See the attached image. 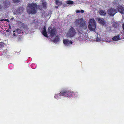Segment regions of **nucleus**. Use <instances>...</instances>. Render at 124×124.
Returning a JSON list of instances; mask_svg holds the SVG:
<instances>
[{"label":"nucleus","mask_w":124,"mask_h":124,"mask_svg":"<svg viewBox=\"0 0 124 124\" xmlns=\"http://www.w3.org/2000/svg\"><path fill=\"white\" fill-rule=\"evenodd\" d=\"M108 14L111 16H113L117 12L116 9L112 8L109 9L108 10Z\"/></svg>","instance_id":"obj_6"},{"label":"nucleus","mask_w":124,"mask_h":124,"mask_svg":"<svg viewBox=\"0 0 124 124\" xmlns=\"http://www.w3.org/2000/svg\"><path fill=\"white\" fill-rule=\"evenodd\" d=\"M9 31H10V30L8 29L7 30H6V31L7 32H9Z\"/></svg>","instance_id":"obj_31"},{"label":"nucleus","mask_w":124,"mask_h":124,"mask_svg":"<svg viewBox=\"0 0 124 124\" xmlns=\"http://www.w3.org/2000/svg\"><path fill=\"white\" fill-rule=\"evenodd\" d=\"M98 22L102 25H105V22L103 18H98Z\"/></svg>","instance_id":"obj_11"},{"label":"nucleus","mask_w":124,"mask_h":124,"mask_svg":"<svg viewBox=\"0 0 124 124\" xmlns=\"http://www.w3.org/2000/svg\"><path fill=\"white\" fill-rule=\"evenodd\" d=\"M9 27V29H10L11 28V27H10V26Z\"/></svg>","instance_id":"obj_37"},{"label":"nucleus","mask_w":124,"mask_h":124,"mask_svg":"<svg viewBox=\"0 0 124 124\" xmlns=\"http://www.w3.org/2000/svg\"><path fill=\"white\" fill-rule=\"evenodd\" d=\"M5 19H1V20H0V21H5Z\"/></svg>","instance_id":"obj_32"},{"label":"nucleus","mask_w":124,"mask_h":124,"mask_svg":"<svg viewBox=\"0 0 124 124\" xmlns=\"http://www.w3.org/2000/svg\"><path fill=\"white\" fill-rule=\"evenodd\" d=\"M77 39H79V37H78V38H77Z\"/></svg>","instance_id":"obj_35"},{"label":"nucleus","mask_w":124,"mask_h":124,"mask_svg":"<svg viewBox=\"0 0 124 124\" xmlns=\"http://www.w3.org/2000/svg\"><path fill=\"white\" fill-rule=\"evenodd\" d=\"M13 2L14 3H18L21 0H12Z\"/></svg>","instance_id":"obj_24"},{"label":"nucleus","mask_w":124,"mask_h":124,"mask_svg":"<svg viewBox=\"0 0 124 124\" xmlns=\"http://www.w3.org/2000/svg\"><path fill=\"white\" fill-rule=\"evenodd\" d=\"M13 35H14V36H16V35L15 33H14L13 34Z\"/></svg>","instance_id":"obj_33"},{"label":"nucleus","mask_w":124,"mask_h":124,"mask_svg":"<svg viewBox=\"0 0 124 124\" xmlns=\"http://www.w3.org/2000/svg\"><path fill=\"white\" fill-rule=\"evenodd\" d=\"M113 26L115 28H117L119 26V24L118 23L114 22L113 23Z\"/></svg>","instance_id":"obj_17"},{"label":"nucleus","mask_w":124,"mask_h":124,"mask_svg":"<svg viewBox=\"0 0 124 124\" xmlns=\"http://www.w3.org/2000/svg\"><path fill=\"white\" fill-rule=\"evenodd\" d=\"M62 95V94L60 93L59 94H57L55 95L54 98L57 99H58L60 98L61 96Z\"/></svg>","instance_id":"obj_16"},{"label":"nucleus","mask_w":124,"mask_h":124,"mask_svg":"<svg viewBox=\"0 0 124 124\" xmlns=\"http://www.w3.org/2000/svg\"><path fill=\"white\" fill-rule=\"evenodd\" d=\"M80 12L81 13H83L84 12V11L83 10H81L80 11Z\"/></svg>","instance_id":"obj_28"},{"label":"nucleus","mask_w":124,"mask_h":124,"mask_svg":"<svg viewBox=\"0 0 124 124\" xmlns=\"http://www.w3.org/2000/svg\"><path fill=\"white\" fill-rule=\"evenodd\" d=\"M118 11L121 14L124 13V8L122 6L118 5L116 7Z\"/></svg>","instance_id":"obj_9"},{"label":"nucleus","mask_w":124,"mask_h":124,"mask_svg":"<svg viewBox=\"0 0 124 124\" xmlns=\"http://www.w3.org/2000/svg\"><path fill=\"white\" fill-rule=\"evenodd\" d=\"M98 12L99 14L101 15L104 16L106 14V12L105 11L102 9L99 10Z\"/></svg>","instance_id":"obj_14"},{"label":"nucleus","mask_w":124,"mask_h":124,"mask_svg":"<svg viewBox=\"0 0 124 124\" xmlns=\"http://www.w3.org/2000/svg\"><path fill=\"white\" fill-rule=\"evenodd\" d=\"M120 39L119 35H117L115 36L112 38V39L113 40L117 41Z\"/></svg>","instance_id":"obj_15"},{"label":"nucleus","mask_w":124,"mask_h":124,"mask_svg":"<svg viewBox=\"0 0 124 124\" xmlns=\"http://www.w3.org/2000/svg\"><path fill=\"white\" fill-rule=\"evenodd\" d=\"M96 23L94 19H90L89 20V24L88 26L89 29L90 31H94L96 28Z\"/></svg>","instance_id":"obj_3"},{"label":"nucleus","mask_w":124,"mask_h":124,"mask_svg":"<svg viewBox=\"0 0 124 124\" xmlns=\"http://www.w3.org/2000/svg\"><path fill=\"white\" fill-rule=\"evenodd\" d=\"M42 32V34L44 36L46 37H48L47 34L46 32V27L45 26L44 27Z\"/></svg>","instance_id":"obj_13"},{"label":"nucleus","mask_w":124,"mask_h":124,"mask_svg":"<svg viewBox=\"0 0 124 124\" xmlns=\"http://www.w3.org/2000/svg\"><path fill=\"white\" fill-rule=\"evenodd\" d=\"M16 31L18 34L20 33H21L22 31L21 30L18 29H16Z\"/></svg>","instance_id":"obj_21"},{"label":"nucleus","mask_w":124,"mask_h":124,"mask_svg":"<svg viewBox=\"0 0 124 124\" xmlns=\"http://www.w3.org/2000/svg\"><path fill=\"white\" fill-rule=\"evenodd\" d=\"M16 32V31H13V32Z\"/></svg>","instance_id":"obj_36"},{"label":"nucleus","mask_w":124,"mask_h":124,"mask_svg":"<svg viewBox=\"0 0 124 124\" xmlns=\"http://www.w3.org/2000/svg\"><path fill=\"white\" fill-rule=\"evenodd\" d=\"M122 27L123 30L124 31V23L122 24Z\"/></svg>","instance_id":"obj_30"},{"label":"nucleus","mask_w":124,"mask_h":124,"mask_svg":"<svg viewBox=\"0 0 124 124\" xmlns=\"http://www.w3.org/2000/svg\"><path fill=\"white\" fill-rule=\"evenodd\" d=\"M26 10L27 12L29 14L31 13V4H28Z\"/></svg>","instance_id":"obj_12"},{"label":"nucleus","mask_w":124,"mask_h":124,"mask_svg":"<svg viewBox=\"0 0 124 124\" xmlns=\"http://www.w3.org/2000/svg\"><path fill=\"white\" fill-rule=\"evenodd\" d=\"M80 12V10H77L76 11V13H79Z\"/></svg>","instance_id":"obj_29"},{"label":"nucleus","mask_w":124,"mask_h":124,"mask_svg":"<svg viewBox=\"0 0 124 124\" xmlns=\"http://www.w3.org/2000/svg\"><path fill=\"white\" fill-rule=\"evenodd\" d=\"M16 12L18 13H20L19 9H17L16 10Z\"/></svg>","instance_id":"obj_26"},{"label":"nucleus","mask_w":124,"mask_h":124,"mask_svg":"<svg viewBox=\"0 0 124 124\" xmlns=\"http://www.w3.org/2000/svg\"><path fill=\"white\" fill-rule=\"evenodd\" d=\"M10 2L6 0L3 1V6L4 8H7L10 4Z\"/></svg>","instance_id":"obj_10"},{"label":"nucleus","mask_w":124,"mask_h":124,"mask_svg":"<svg viewBox=\"0 0 124 124\" xmlns=\"http://www.w3.org/2000/svg\"><path fill=\"white\" fill-rule=\"evenodd\" d=\"M77 93V92L69 90L67 91L63 90L61 91L60 92L61 93L62 95L69 98H71L72 96L74 93Z\"/></svg>","instance_id":"obj_2"},{"label":"nucleus","mask_w":124,"mask_h":124,"mask_svg":"<svg viewBox=\"0 0 124 124\" xmlns=\"http://www.w3.org/2000/svg\"><path fill=\"white\" fill-rule=\"evenodd\" d=\"M64 44L67 46H69L73 43L72 41L67 39H64L63 40Z\"/></svg>","instance_id":"obj_8"},{"label":"nucleus","mask_w":124,"mask_h":124,"mask_svg":"<svg viewBox=\"0 0 124 124\" xmlns=\"http://www.w3.org/2000/svg\"><path fill=\"white\" fill-rule=\"evenodd\" d=\"M67 4H73L74 2L72 0H69L67 1Z\"/></svg>","instance_id":"obj_20"},{"label":"nucleus","mask_w":124,"mask_h":124,"mask_svg":"<svg viewBox=\"0 0 124 124\" xmlns=\"http://www.w3.org/2000/svg\"><path fill=\"white\" fill-rule=\"evenodd\" d=\"M58 8V7L57 6H56L55 7V8Z\"/></svg>","instance_id":"obj_34"},{"label":"nucleus","mask_w":124,"mask_h":124,"mask_svg":"<svg viewBox=\"0 0 124 124\" xmlns=\"http://www.w3.org/2000/svg\"><path fill=\"white\" fill-rule=\"evenodd\" d=\"M76 33L75 30L74 28L71 27L69 30L66 34V35L68 37L71 38L74 36Z\"/></svg>","instance_id":"obj_4"},{"label":"nucleus","mask_w":124,"mask_h":124,"mask_svg":"<svg viewBox=\"0 0 124 124\" xmlns=\"http://www.w3.org/2000/svg\"><path fill=\"white\" fill-rule=\"evenodd\" d=\"M56 31L55 28L50 26L48 29L47 32L51 37H53L56 34Z\"/></svg>","instance_id":"obj_5"},{"label":"nucleus","mask_w":124,"mask_h":124,"mask_svg":"<svg viewBox=\"0 0 124 124\" xmlns=\"http://www.w3.org/2000/svg\"><path fill=\"white\" fill-rule=\"evenodd\" d=\"M55 3L58 6L61 5L62 4V2L58 0L56 1Z\"/></svg>","instance_id":"obj_19"},{"label":"nucleus","mask_w":124,"mask_h":124,"mask_svg":"<svg viewBox=\"0 0 124 124\" xmlns=\"http://www.w3.org/2000/svg\"><path fill=\"white\" fill-rule=\"evenodd\" d=\"M42 5L43 7L46 9V7L47 6V4L46 2L45 1H44L42 2Z\"/></svg>","instance_id":"obj_18"},{"label":"nucleus","mask_w":124,"mask_h":124,"mask_svg":"<svg viewBox=\"0 0 124 124\" xmlns=\"http://www.w3.org/2000/svg\"><path fill=\"white\" fill-rule=\"evenodd\" d=\"M38 6L37 4L31 3V14H34L37 13Z\"/></svg>","instance_id":"obj_7"},{"label":"nucleus","mask_w":124,"mask_h":124,"mask_svg":"<svg viewBox=\"0 0 124 124\" xmlns=\"http://www.w3.org/2000/svg\"><path fill=\"white\" fill-rule=\"evenodd\" d=\"M85 21L83 18L78 19L76 20L75 22V24L78 25V30L80 31L85 30L87 27Z\"/></svg>","instance_id":"obj_1"},{"label":"nucleus","mask_w":124,"mask_h":124,"mask_svg":"<svg viewBox=\"0 0 124 124\" xmlns=\"http://www.w3.org/2000/svg\"><path fill=\"white\" fill-rule=\"evenodd\" d=\"M59 40V38L58 37H56L54 39V41L55 42H58Z\"/></svg>","instance_id":"obj_23"},{"label":"nucleus","mask_w":124,"mask_h":124,"mask_svg":"<svg viewBox=\"0 0 124 124\" xmlns=\"http://www.w3.org/2000/svg\"><path fill=\"white\" fill-rule=\"evenodd\" d=\"M118 0H114L113 2V3L114 5H116L117 4Z\"/></svg>","instance_id":"obj_22"},{"label":"nucleus","mask_w":124,"mask_h":124,"mask_svg":"<svg viewBox=\"0 0 124 124\" xmlns=\"http://www.w3.org/2000/svg\"><path fill=\"white\" fill-rule=\"evenodd\" d=\"M5 21H7L8 22H9V20L8 19H5Z\"/></svg>","instance_id":"obj_27"},{"label":"nucleus","mask_w":124,"mask_h":124,"mask_svg":"<svg viewBox=\"0 0 124 124\" xmlns=\"http://www.w3.org/2000/svg\"><path fill=\"white\" fill-rule=\"evenodd\" d=\"M3 44L1 43H0V47H3Z\"/></svg>","instance_id":"obj_25"}]
</instances>
